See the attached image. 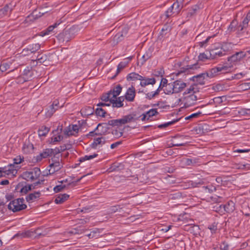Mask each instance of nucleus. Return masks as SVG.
<instances>
[{
  "mask_svg": "<svg viewBox=\"0 0 250 250\" xmlns=\"http://www.w3.org/2000/svg\"><path fill=\"white\" fill-rule=\"evenodd\" d=\"M136 95L135 89L133 84L129 87L125 93V99L128 102H133Z\"/></svg>",
  "mask_w": 250,
  "mask_h": 250,
  "instance_id": "nucleus-8",
  "label": "nucleus"
},
{
  "mask_svg": "<svg viewBox=\"0 0 250 250\" xmlns=\"http://www.w3.org/2000/svg\"><path fill=\"white\" fill-rule=\"evenodd\" d=\"M69 197V195L67 194H59L55 200V202L57 204H61L65 201Z\"/></svg>",
  "mask_w": 250,
  "mask_h": 250,
  "instance_id": "nucleus-22",
  "label": "nucleus"
},
{
  "mask_svg": "<svg viewBox=\"0 0 250 250\" xmlns=\"http://www.w3.org/2000/svg\"><path fill=\"white\" fill-rule=\"evenodd\" d=\"M236 24V22L234 21H233L229 25L228 29L231 32L234 31Z\"/></svg>",
  "mask_w": 250,
  "mask_h": 250,
  "instance_id": "nucleus-57",
  "label": "nucleus"
},
{
  "mask_svg": "<svg viewBox=\"0 0 250 250\" xmlns=\"http://www.w3.org/2000/svg\"><path fill=\"white\" fill-rule=\"evenodd\" d=\"M52 148H46L43 150L42 152L41 153L37 156V161H41L43 158H46L48 156H51Z\"/></svg>",
  "mask_w": 250,
  "mask_h": 250,
  "instance_id": "nucleus-17",
  "label": "nucleus"
},
{
  "mask_svg": "<svg viewBox=\"0 0 250 250\" xmlns=\"http://www.w3.org/2000/svg\"><path fill=\"white\" fill-rule=\"evenodd\" d=\"M57 110H58V108H55V107L51 105L49 107V109H48L45 113L46 116L49 118L51 117Z\"/></svg>",
  "mask_w": 250,
  "mask_h": 250,
  "instance_id": "nucleus-40",
  "label": "nucleus"
},
{
  "mask_svg": "<svg viewBox=\"0 0 250 250\" xmlns=\"http://www.w3.org/2000/svg\"><path fill=\"white\" fill-rule=\"evenodd\" d=\"M47 56L45 55H42V54H38L37 60L41 63H43L46 61Z\"/></svg>",
  "mask_w": 250,
  "mask_h": 250,
  "instance_id": "nucleus-48",
  "label": "nucleus"
},
{
  "mask_svg": "<svg viewBox=\"0 0 250 250\" xmlns=\"http://www.w3.org/2000/svg\"><path fill=\"white\" fill-rule=\"evenodd\" d=\"M65 188L66 186L61 183V185H57L54 188V191L55 192L57 193L63 190Z\"/></svg>",
  "mask_w": 250,
  "mask_h": 250,
  "instance_id": "nucleus-47",
  "label": "nucleus"
},
{
  "mask_svg": "<svg viewBox=\"0 0 250 250\" xmlns=\"http://www.w3.org/2000/svg\"><path fill=\"white\" fill-rule=\"evenodd\" d=\"M175 14L174 13V10L172 9V7H170L161 17L162 19H164L166 20L170 16H171L173 14Z\"/></svg>",
  "mask_w": 250,
  "mask_h": 250,
  "instance_id": "nucleus-31",
  "label": "nucleus"
},
{
  "mask_svg": "<svg viewBox=\"0 0 250 250\" xmlns=\"http://www.w3.org/2000/svg\"><path fill=\"white\" fill-rule=\"evenodd\" d=\"M149 58V56L148 54L144 55L142 57V61L141 62V64L143 65Z\"/></svg>",
  "mask_w": 250,
  "mask_h": 250,
  "instance_id": "nucleus-58",
  "label": "nucleus"
},
{
  "mask_svg": "<svg viewBox=\"0 0 250 250\" xmlns=\"http://www.w3.org/2000/svg\"><path fill=\"white\" fill-rule=\"evenodd\" d=\"M206 77V74L202 73L193 77V80L200 84H204V79Z\"/></svg>",
  "mask_w": 250,
  "mask_h": 250,
  "instance_id": "nucleus-27",
  "label": "nucleus"
},
{
  "mask_svg": "<svg viewBox=\"0 0 250 250\" xmlns=\"http://www.w3.org/2000/svg\"><path fill=\"white\" fill-rule=\"evenodd\" d=\"M142 78V76L135 72H132L128 74L126 76V80L128 81L140 80Z\"/></svg>",
  "mask_w": 250,
  "mask_h": 250,
  "instance_id": "nucleus-24",
  "label": "nucleus"
},
{
  "mask_svg": "<svg viewBox=\"0 0 250 250\" xmlns=\"http://www.w3.org/2000/svg\"><path fill=\"white\" fill-rule=\"evenodd\" d=\"M72 38L70 31L68 30H65L60 33L58 36L59 40L62 42H69Z\"/></svg>",
  "mask_w": 250,
  "mask_h": 250,
  "instance_id": "nucleus-10",
  "label": "nucleus"
},
{
  "mask_svg": "<svg viewBox=\"0 0 250 250\" xmlns=\"http://www.w3.org/2000/svg\"><path fill=\"white\" fill-rule=\"evenodd\" d=\"M81 112L82 114H83L85 116H88L93 114L94 109L91 107H87L84 108H83L81 110Z\"/></svg>",
  "mask_w": 250,
  "mask_h": 250,
  "instance_id": "nucleus-37",
  "label": "nucleus"
},
{
  "mask_svg": "<svg viewBox=\"0 0 250 250\" xmlns=\"http://www.w3.org/2000/svg\"><path fill=\"white\" fill-rule=\"evenodd\" d=\"M176 121H177V120H173V121H172L171 122H167V123H165V124H163L160 125H158V127L159 128H165V127H167L169 125H173L175 122H176Z\"/></svg>",
  "mask_w": 250,
  "mask_h": 250,
  "instance_id": "nucleus-51",
  "label": "nucleus"
},
{
  "mask_svg": "<svg viewBox=\"0 0 250 250\" xmlns=\"http://www.w3.org/2000/svg\"><path fill=\"white\" fill-rule=\"evenodd\" d=\"M41 192L35 191L33 193H31L26 196L25 199L28 203H32L35 201L37 199L41 196Z\"/></svg>",
  "mask_w": 250,
  "mask_h": 250,
  "instance_id": "nucleus-14",
  "label": "nucleus"
},
{
  "mask_svg": "<svg viewBox=\"0 0 250 250\" xmlns=\"http://www.w3.org/2000/svg\"><path fill=\"white\" fill-rule=\"evenodd\" d=\"M224 210L228 213H231L235 209V204L232 201H229L223 206Z\"/></svg>",
  "mask_w": 250,
  "mask_h": 250,
  "instance_id": "nucleus-19",
  "label": "nucleus"
},
{
  "mask_svg": "<svg viewBox=\"0 0 250 250\" xmlns=\"http://www.w3.org/2000/svg\"><path fill=\"white\" fill-rule=\"evenodd\" d=\"M128 62H123L119 63L117 66V69L116 74L111 78L112 79H114L120 72L121 70L125 68L128 64Z\"/></svg>",
  "mask_w": 250,
  "mask_h": 250,
  "instance_id": "nucleus-29",
  "label": "nucleus"
},
{
  "mask_svg": "<svg viewBox=\"0 0 250 250\" xmlns=\"http://www.w3.org/2000/svg\"><path fill=\"white\" fill-rule=\"evenodd\" d=\"M183 162L187 166H191L195 163V161L189 158H183Z\"/></svg>",
  "mask_w": 250,
  "mask_h": 250,
  "instance_id": "nucleus-46",
  "label": "nucleus"
},
{
  "mask_svg": "<svg viewBox=\"0 0 250 250\" xmlns=\"http://www.w3.org/2000/svg\"><path fill=\"white\" fill-rule=\"evenodd\" d=\"M201 114V112H198L197 113H193L190 115L187 116L185 118L186 120H189L192 118H198Z\"/></svg>",
  "mask_w": 250,
  "mask_h": 250,
  "instance_id": "nucleus-54",
  "label": "nucleus"
},
{
  "mask_svg": "<svg viewBox=\"0 0 250 250\" xmlns=\"http://www.w3.org/2000/svg\"><path fill=\"white\" fill-rule=\"evenodd\" d=\"M232 67V65H219L218 66L214 67L208 71L206 74V77L213 78L220 73H225L229 71Z\"/></svg>",
  "mask_w": 250,
  "mask_h": 250,
  "instance_id": "nucleus-2",
  "label": "nucleus"
},
{
  "mask_svg": "<svg viewBox=\"0 0 250 250\" xmlns=\"http://www.w3.org/2000/svg\"><path fill=\"white\" fill-rule=\"evenodd\" d=\"M122 87L121 85L118 84L112 89L110 90V94H112V98H116L120 95L122 91Z\"/></svg>",
  "mask_w": 250,
  "mask_h": 250,
  "instance_id": "nucleus-25",
  "label": "nucleus"
},
{
  "mask_svg": "<svg viewBox=\"0 0 250 250\" xmlns=\"http://www.w3.org/2000/svg\"><path fill=\"white\" fill-rule=\"evenodd\" d=\"M52 163H50L48 169L50 175L54 174L55 172L60 170L62 167V164L59 161L52 160Z\"/></svg>",
  "mask_w": 250,
  "mask_h": 250,
  "instance_id": "nucleus-7",
  "label": "nucleus"
},
{
  "mask_svg": "<svg viewBox=\"0 0 250 250\" xmlns=\"http://www.w3.org/2000/svg\"><path fill=\"white\" fill-rule=\"evenodd\" d=\"M120 209H121V208H120V206L119 205L112 206L108 208V213H113L119 211Z\"/></svg>",
  "mask_w": 250,
  "mask_h": 250,
  "instance_id": "nucleus-41",
  "label": "nucleus"
},
{
  "mask_svg": "<svg viewBox=\"0 0 250 250\" xmlns=\"http://www.w3.org/2000/svg\"><path fill=\"white\" fill-rule=\"evenodd\" d=\"M42 15L43 13L37 9H35L27 17V19H29V21H34L42 17Z\"/></svg>",
  "mask_w": 250,
  "mask_h": 250,
  "instance_id": "nucleus-21",
  "label": "nucleus"
},
{
  "mask_svg": "<svg viewBox=\"0 0 250 250\" xmlns=\"http://www.w3.org/2000/svg\"><path fill=\"white\" fill-rule=\"evenodd\" d=\"M246 56V53L243 51H240L235 53L231 56L228 58V61L229 62V64H227V65H232L233 66V63L240 61L242 59L245 57Z\"/></svg>",
  "mask_w": 250,
  "mask_h": 250,
  "instance_id": "nucleus-5",
  "label": "nucleus"
},
{
  "mask_svg": "<svg viewBox=\"0 0 250 250\" xmlns=\"http://www.w3.org/2000/svg\"><path fill=\"white\" fill-rule=\"evenodd\" d=\"M165 87V88L164 89V91L166 94L175 93L173 83H168L167 84V85H166Z\"/></svg>",
  "mask_w": 250,
  "mask_h": 250,
  "instance_id": "nucleus-30",
  "label": "nucleus"
},
{
  "mask_svg": "<svg viewBox=\"0 0 250 250\" xmlns=\"http://www.w3.org/2000/svg\"><path fill=\"white\" fill-rule=\"evenodd\" d=\"M60 24V23H55L52 25L49 26L47 28H46L45 30L42 32V36H45L46 35L49 34L51 32H52L55 28L57 27V26Z\"/></svg>",
  "mask_w": 250,
  "mask_h": 250,
  "instance_id": "nucleus-32",
  "label": "nucleus"
},
{
  "mask_svg": "<svg viewBox=\"0 0 250 250\" xmlns=\"http://www.w3.org/2000/svg\"><path fill=\"white\" fill-rule=\"evenodd\" d=\"M186 144V143H178V142H173L172 143V146H185Z\"/></svg>",
  "mask_w": 250,
  "mask_h": 250,
  "instance_id": "nucleus-61",
  "label": "nucleus"
},
{
  "mask_svg": "<svg viewBox=\"0 0 250 250\" xmlns=\"http://www.w3.org/2000/svg\"><path fill=\"white\" fill-rule=\"evenodd\" d=\"M32 189V186L30 185H25L22 187L20 190V192L22 195L26 194L29 191Z\"/></svg>",
  "mask_w": 250,
  "mask_h": 250,
  "instance_id": "nucleus-38",
  "label": "nucleus"
},
{
  "mask_svg": "<svg viewBox=\"0 0 250 250\" xmlns=\"http://www.w3.org/2000/svg\"><path fill=\"white\" fill-rule=\"evenodd\" d=\"M95 113L97 116H99L103 117H104L105 114H106L105 111L101 107L97 108L96 109Z\"/></svg>",
  "mask_w": 250,
  "mask_h": 250,
  "instance_id": "nucleus-45",
  "label": "nucleus"
},
{
  "mask_svg": "<svg viewBox=\"0 0 250 250\" xmlns=\"http://www.w3.org/2000/svg\"><path fill=\"white\" fill-rule=\"evenodd\" d=\"M199 60L201 61H205L206 60L209 59L208 56L205 53H201L198 56Z\"/></svg>",
  "mask_w": 250,
  "mask_h": 250,
  "instance_id": "nucleus-53",
  "label": "nucleus"
},
{
  "mask_svg": "<svg viewBox=\"0 0 250 250\" xmlns=\"http://www.w3.org/2000/svg\"><path fill=\"white\" fill-rule=\"evenodd\" d=\"M158 113H159L157 111L156 109H151L149 111H147L145 113L141 115V116H142L141 120L143 121L145 120H149L150 118L158 114Z\"/></svg>",
  "mask_w": 250,
  "mask_h": 250,
  "instance_id": "nucleus-12",
  "label": "nucleus"
},
{
  "mask_svg": "<svg viewBox=\"0 0 250 250\" xmlns=\"http://www.w3.org/2000/svg\"><path fill=\"white\" fill-rule=\"evenodd\" d=\"M159 90H156L155 92H151L147 93L146 94V98L151 100V99L153 98L156 96L159 95Z\"/></svg>",
  "mask_w": 250,
  "mask_h": 250,
  "instance_id": "nucleus-43",
  "label": "nucleus"
},
{
  "mask_svg": "<svg viewBox=\"0 0 250 250\" xmlns=\"http://www.w3.org/2000/svg\"><path fill=\"white\" fill-rule=\"evenodd\" d=\"M41 174L39 168L35 167L30 171L24 172L22 174V178L27 181H33L38 178Z\"/></svg>",
  "mask_w": 250,
  "mask_h": 250,
  "instance_id": "nucleus-4",
  "label": "nucleus"
},
{
  "mask_svg": "<svg viewBox=\"0 0 250 250\" xmlns=\"http://www.w3.org/2000/svg\"><path fill=\"white\" fill-rule=\"evenodd\" d=\"M49 131V128L45 126H41L38 130V135L39 136H45Z\"/></svg>",
  "mask_w": 250,
  "mask_h": 250,
  "instance_id": "nucleus-34",
  "label": "nucleus"
},
{
  "mask_svg": "<svg viewBox=\"0 0 250 250\" xmlns=\"http://www.w3.org/2000/svg\"><path fill=\"white\" fill-rule=\"evenodd\" d=\"M111 104H112L113 107H121L123 106L124 104L122 102L120 101H117V100H114V101L112 102Z\"/></svg>",
  "mask_w": 250,
  "mask_h": 250,
  "instance_id": "nucleus-50",
  "label": "nucleus"
},
{
  "mask_svg": "<svg viewBox=\"0 0 250 250\" xmlns=\"http://www.w3.org/2000/svg\"><path fill=\"white\" fill-rule=\"evenodd\" d=\"M10 68V64L5 62H2L0 65V72H3L6 71Z\"/></svg>",
  "mask_w": 250,
  "mask_h": 250,
  "instance_id": "nucleus-39",
  "label": "nucleus"
},
{
  "mask_svg": "<svg viewBox=\"0 0 250 250\" xmlns=\"http://www.w3.org/2000/svg\"><path fill=\"white\" fill-rule=\"evenodd\" d=\"M202 4L198 3L188 8L186 12V19L188 21L190 18L195 15L196 13L201 8Z\"/></svg>",
  "mask_w": 250,
  "mask_h": 250,
  "instance_id": "nucleus-6",
  "label": "nucleus"
},
{
  "mask_svg": "<svg viewBox=\"0 0 250 250\" xmlns=\"http://www.w3.org/2000/svg\"><path fill=\"white\" fill-rule=\"evenodd\" d=\"M231 45L230 43H224L222 46L221 50L225 53L229 50L230 48H231Z\"/></svg>",
  "mask_w": 250,
  "mask_h": 250,
  "instance_id": "nucleus-49",
  "label": "nucleus"
},
{
  "mask_svg": "<svg viewBox=\"0 0 250 250\" xmlns=\"http://www.w3.org/2000/svg\"><path fill=\"white\" fill-rule=\"evenodd\" d=\"M161 85H162V87H165L167 84V80L166 78H162L161 82Z\"/></svg>",
  "mask_w": 250,
  "mask_h": 250,
  "instance_id": "nucleus-63",
  "label": "nucleus"
},
{
  "mask_svg": "<svg viewBox=\"0 0 250 250\" xmlns=\"http://www.w3.org/2000/svg\"><path fill=\"white\" fill-rule=\"evenodd\" d=\"M140 85L142 87H145L147 85H153L156 83V80L155 78H148L142 76V78L140 80Z\"/></svg>",
  "mask_w": 250,
  "mask_h": 250,
  "instance_id": "nucleus-15",
  "label": "nucleus"
},
{
  "mask_svg": "<svg viewBox=\"0 0 250 250\" xmlns=\"http://www.w3.org/2000/svg\"><path fill=\"white\" fill-rule=\"evenodd\" d=\"M128 29L127 27H124L122 29V31L121 32L118 33L114 37V40L117 41H121L122 39H121V38H123L124 36L127 34L128 32Z\"/></svg>",
  "mask_w": 250,
  "mask_h": 250,
  "instance_id": "nucleus-28",
  "label": "nucleus"
},
{
  "mask_svg": "<svg viewBox=\"0 0 250 250\" xmlns=\"http://www.w3.org/2000/svg\"><path fill=\"white\" fill-rule=\"evenodd\" d=\"M240 89L245 91L250 89V83H243L239 85Z\"/></svg>",
  "mask_w": 250,
  "mask_h": 250,
  "instance_id": "nucleus-44",
  "label": "nucleus"
},
{
  "mask_svg": "<svg viewBox=\"0 0 250 250\" xmlns=\"http://www.w3.org/2000/svg\"><path fill=\"white\" fill-rule=\"evenodd\" d=\"M24 199L23 198H19L10 201L8 205V208L13 212H18L27 208L26 205L24 204Z\"/></svg>",
  "mask_w": 250,
  "mask_h": 250,
  "instance_id": "nucleus-1",
  "label": "nucleus"
},
{
  "mask_svg": "<svg viewBox=\"0 0 250 250\" xmlns=\"http://www.w3.org/2000/svg\"><path fill=\"white\" fill-rule=\"evenodd\" d=\"M173 83L175 93L181 92L187 86V84L180 80H176Z\"/></svg>",
  "mask_w": 250,
  "mask_h": 250,
  "instance_id": "nucleus-9",
  "label": "nucleus"
},
{
  "mask_svg": "<svg viewBox=\"0 0 250 250\" xmlns=\"http://www.w3.org/2000/svg\"><path fill=\"white\" fill-rule=\"evenodd\" d=\"M24 158L23 157H21V156H18L16 158H15L13 160L14 164L18 165L21 164L22 162L23 161Z\"/></svg>",
  "mask_w": 250,
  "mask_h": 250,
  "instance_id": "nucleus-52",
  "label": "nucleus"
},
{
  "mask_svg": "<svg viewBox=\"0 0 250 250\" xmlns=\"http://www.w3.org/2000/svg\"><path fill=\"white\" fill-rule=\"evenodd\" d=\"M68 146L66 145H63L62 146H61L59 147L60 151L61 152L65 150L69 149L70 147H68Z\"/></svg>",
  "mask_w": 250,
  "mask_h": 250,
  "instance_id": "nucleus-60",
  "label": "nucleus"
},
{
  "mask_svg": "<svg viewBox=\"0 0 250 250\" xmlns=\"http://www.w3.org/2000/svg\"><path fill=\"white\" fill-rule=\"evenodd\" d=\"M107 125L113 126L123 125L121 119L110 120L108 122Z\"/></svg>",
  "mask_w": 250,
  "mask_h": 250,
  "instance_id": "nucleus-36",
  "label": "nucleus"
},
{
  "mask_svg": "<svg viewBox=\"0 0 250 250\" xmlns=\"http://www.w3.org/2000/svg\"><path fill=\"white\" fill-rule=\"evenodd\" d=\"M225 55V53L222 50L218 49H213L210 52V56L212 59H215L217 57H222Z\"/></svg>",
  "mask_w": 250,
  "mask_h": 250,
  "instance_id": "nucleus-23",
  "label": "nucleus"
},
{
  "mask_svg": "<svg viewBox=\"0 0 250 250\" xmlns=\"http://www.w3.org/2000/svg\"><path fill=\"white\" fill-rule=\"evenodd\" d=\"M170 7H172V9L174 10L176 15L179 13L182 8L181 3L178 1L175 2Z\"/></svg>",
  "mask_w": 250,
  "mask_h": 250,
  "instance_id": "nucleus-35",
  "label": "nucleus"
},
{
  "mask_svg": "<svg viewBox=\"0 0 250 250\" xmlns=\"http://www.w3.org/2000/svg\"><path fill=\"white\" fill-rule=\"evenodd\" d=\"M105 143V139L103 137H99L94 139L93 143L92 144L93 147L95 148L99 145H103Z\"/></svg>",
  "mask_w": 250,
  "mask_h": 250,
  "instance_id": "nucleus-33",
  "label": "nucleus"
},
{
  "mask_svg": "<svg viewBox=\"0 0 250 250\" xmlns=\"http://www.w3.org/2000/svg\"><path fill=\"white\" fill-rule=\"evenodd\" d=\"M137 120L135 118V114H130L124 116L121 118L122 125H125L127 123L134 122Z\"/></svg>",
  "mask_w": 250,
  "mask_h": 250,
  "instance_id": "nucleus-16",
  "label": "nucleus"
},
{
  "mask_svg": "<svg viewBox=\"0 0 250 250\" xmlns=\"http://www.w3.org/2000/svg\"><path fill=\"white\" fill-rule=\"evenodd\" d=\"M109 94H107V93L104 94L101 97V100L104 102L109 101L110 96L108 95Z\"/></svg>",
  "mask_w": 250,
  "mask_h": 250,
  "instance_id": "nucleus-56",
  "label": "nucleus"
},
{
  "mask_svg": "<svg viewBox=\"0 0 250 250\" xmlns=\"http://www.w3.org/2000/svg\"><path fill=\"white\" fill-rule=\"evenodd\" d=\"M41 48V44L39 43H33L27 46V50L30 51V53H35Z\"/></svg>",
  "mask_w": 250,
  "mask_h": 250,
  "instance_id": "nucleus-26",
  "label": "nucleus"
},
{
  "mask_svg": "<svg viewBox=\"0 0 250 250\" xmlns=\"http://www.w3.org/2000/svg\"><path fill=\"white\" fill-rule=\"evenodd\" d=\"M34 74V71L29 69L28 68L23 70L22 76L24 81H28L31 80Z\"/></svg>",
  "mask_w": 250,
  "mask_h": 250,
  "instance_id": "nucleus-18",
  "label": "nucleus"
},
{
  "mask_svg": "<svg viewBox=\"0 0 250 250\" xmlns=\"http://www.w3.org/2000/svg\"><path fill=\"white\" fill-rule=\"evenodd\" d=\"M52 152H51V155L53 154V155H56V154H58L59 153H60L61 152V151H60V149L59 148V147H56L54 149H52Z\"/></svg>",
  "mask_w": 250,
  "mask_h": 250,
  "instance_id": "nucleus-64",
  "label": "nucleus"
},
{
  "mask_svg": "<svg viewBox=\"0 0 250 250\" xmlns=\"http://www.w3.org/2000/svg\"><path fill=\"white\" fill-rule=\"evenodd\" d=\"M220 248L223 250H228L229 245L226 242H224L220 245Z\"/></svg>",
  "mask_w": 250,
  "mask_h": 250,
  "instance_id": "nucleus-59",
  "label": "nucleus"
},
{
  "mask_svg": "<svg viewBox=\"0 0 250 250\" xmlns=\"http://www.w3.org/2000/svg\"><path fill=\"white\" fill-rule=\"evenodd\" d=\"M182 98H180L178 100V104L181 102L180 105L183 104L185 108H187L194 105L197 100V97L195 94H190L188 95H184Z\"/></svg>",
  "mask_w": 250,
  "mask_h": 250,
  "instance_id": "nucleus-3",
  "label": "nucleus"
},
{
  "mask_svg": "<svg viewBox=\"0 0 250 250\" xmlns=\"http://www.w3.org/2000/svg\"><path fill=\"white\" fill-rule=\"evenodd\" d=\"M199 67L198 66V64L197 63H195L192 65H188L187 69H196L198 68Z\"/></svg>",
  "mask_w": 250,
  "mask_h": 250,
  "instance_id": "nucleus-62",
  "label": "nucleus"
},
{
  "mask_svg": "<svg viewBox=\"0 0 250 250\" xmlns=\"http://www.w3.org/2000/svg\"><path fill=\"white\" fill-rule=\"evenodd\" d=\"M105 124H99L97 125V126L96 127V128H95V130L94 131H91L89 132V135L90 136H93L95 133V131L96 130H97L98 131H99L100 130V128L101 127H103L102 125H104Z\"/></svg>",
  "mask_w": 250,
  "mask_h": 250,
  "instance_id": "nucleus-55",
  "label": "nucleus"
},
{
  "mask_svg": "<svg viewBox=\"0 0 250 250\" xmlns=\"http://www.w3.org/2000/svg\"><path fill=\"white\" fill-rule=\"evenodd\" d=\"M198 92L197 84H194L190 86L184 93V95H188L190 94H195Z\"/></svg>",
  "mask_w": 250,
  "mask_h": 250,
  "instance_id": "nucleus-20",
  "label": "nucleus"
},
{
  "mask_svg": "<svg viewBox=\"0 0 250 250\" xmlns=\"http://www.w3.org/2000/svg\"><path fill=\"white\" fill-rule=\"evenodd\" d=\"M3 175H12V176H15V175L17 173V170L16 168H19V167H15L14 165L11 164L7 166V167H5Z\"/></svg>",
  "mask_w": 250,
  "mask_h": 250,
  "instance_id": "nucleus-11",
  "label": "nucleus"
},
{
  "mask_svg": "<svg viewBox=\"0 0 250 250\" xmlns=\"http://www.w3.org/2000/svg\"><path fill=\"white\" fill-rule=\"evenodd\" d=\"M33 232H34L27 231L24 232H22L21 233H18L15 235V237L21 236V238L28 237L32 236V233H33Z\"/></svg>",
  "mask_w": 250,
  "mask_h": 250,
  "instance_id": "nucleus-42",
  "label": "nucleus"
},
{
  "mask_svg": "<svg viewBox=\"0 0 250 250\" xmlns=\"http://www.w3.org/2000/svg\"><path fill=\"white\" fill-rule=\"evenodd\" d=\"M250 21V10L247 14L246 17L243 20L241 24L238 26V30L242 31L244 29H246L248 27V24Z\"/></svg>",
  "mask_w": 250,
  "mask_h": 250,
  "instance_id": "nucleus-13",
  "label": "nucleus"
}]
</instances>
